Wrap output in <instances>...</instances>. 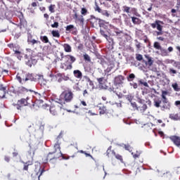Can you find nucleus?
I'll return each mask as SVG.
<instances>
[{
  "mask_svg": "<svg viewBox=\"0 0 180 180\" xmlns=\"http://www.w3.org/2000/svg\"><path fill=\"white\" fill-rule=\"evenodd\" d=\"M72 101H74V92L72 89L70 88L65 89L60 96V104L64 108L65 103H70Z\"/></svg>",
  "mask_w": 180,
  "mask_h": 180,
  "instance_id": "obj_1",
  "label": "nucleus"
},
{
  "mask_svg": "<svg viewBox=\"0 0 180 180\" xmlns=\"http://www.w3.org/2000/svg\"><path fill=\"white\" fill-rule=\"evenodd\" d=\"M153 106L155 108H160L162 112L165 110H171V102L167 99H160V98H155L153 100Z\"/></svg>",
  "mask_w": 180,
  "mask_h": 180,
  "instance_id": "obj_2",
  "label": "nucleus"
},
{
  "mask_svg": "<svg viewBox=\"0 0 180 180\" xmlns=\"http://www.w3.org/2000/svg\"><path fill=\"white\" fill-rule=\"evenodd\" d=\"M60 56V60L64 58L65 61V63H61L60 68H62V70H65V71H67V70H72V63H75L77 58L72 55L64 56V53H61Z\"/></svg>",
  "mask_w": 180,
  "mask_h": 180,
  "instance_id": "obj_3",
  "label": "nucleus"
},
{
  "mask_svg": "<svg viewBox=\"0 0 180 180\" xmlns=\"http://www.w3.org/2000/svg\"><path fill=\"white\" fill-rule=\"evenodd\" d=\"M61 155H63V154L60 152H50L46 156V161L50 162V164H54Z\"/></svg>",
  "mask_w": 180,
  "mask_h": 180,
  "instance_id": "obj_4",
  "label": "nucleus"
},
{
  "mask_svg": "<svg viewBox=\"0 0 180 180\" xmlns=\"http://www.w3.org/2000/svg\"><path fill=\"white\" fill-rule=\"evenodd\" d=\"M31 102L32 100H30V98L27 96L26 98H21L20 100H18L17 103L13 104V106H15L18 110H20L23 106H28V105H30Z\"/></svg>",
  "mask_w": 180,
  "mask_h": 180,
  "instance_id": "obj_5",
  "label": "nucleus"
},
{
  "mask_svg": "<svg viewBox=\"0 0 180 180\" xmlns=\"http://www.w3.org/2000/svg\"><path fill=\"white\" fill-rule=\"evenodd\" d=\"M60 102H56L55 105H53L50 107V113H51L53 116H58L60 115L63 106H60Z\"/></svg>",
  "mask_w": 180,
  "mask_h": 180,
  "instance_id": "obj_6",
  "label": "nucleus"
},
{
  "mask_svg": "<svg viewBox=\"0 0 180 180\" xmlns=\"http://www.w3.org/2000/svg\"><path fill=\"white\" fill-rule=\"evenodd\" d=\"M16 78L18 82H20V84H25V82L27 81H36V77H34V75L30 73L26 75L25 78L22 79V77H20V75H19V73H18L16 75Z\"/></svg>",
  "mask_w": 180,
  "mask_h": 180,
  "instance_id": "obj_7",
  "label": "nucleus"
},
{
  "mask_svg": "<svg viewBox=\"0 0 180 180\" xmlns=\"http://www.w3.org/2000/svg\"><path fill=\"white\" fill-rule=\"evenodd\" d=\"M110 153L112 155H114L115 157L116 160H118L119 161H120V162H123V156L117 154L114 150H112V146H110L106 151V155L108 158H110V157H112V155H110Z\"/></svg>",
  "mask_w": 180,
  "mask_h": 180,
  "instance_id": "obj_8",
  "label": "nucleus"
},
{
  "mask_svg": "<svg viewBox=\"0 0 180 180\" xmlns=\"http://www.w3.org/2000/svg\"><path fill=\"white\" fill-rule=\"evenodd\" d=\"M66 33H71L74 34V36H77L78 33V30H77L76 27L74 25H69L65 27Z\"/></svg>",
  "mask_w": 180,
  "mask_h": 180,
  "instance_id": "obj_9",
  "label": "nucleus"
},
{
  "mask_svg": "<svg viewBox=\"0 0 180 180\" xmlns=\"http://www.w3.org/2000/svg\"><path fill=\"white\" fill-rule=\"evenodd\" d=\"M169 140H171V141H172L174 146H176L180 149V136L174 135L169 136Z\"/></svg>",
  "mask_w": 180,
  "mask_h": 180,
  "instance_id": "obj_10",
  "label": "nucleus"
},
{
  "mask_svg": "<svg viewBox=\"0 0 180 180\" xmlns=\"http://www.w3.org/2000/svg\"><path fill=\"white\" fill-rule=\"evenodd\" d=\"M61 139V134L58 136L56 138V143L54 144L53 148H55V151L57 153H61V148L60 147V144H61V141L60 139Z\"/></svg>",
  "mask_w": 180,
  "mask_h": 180,
  "instance_id": "obj_11",
  "label": "nucleus"
},
{
  "mask_svg": "<svg viewBox=\"0 0 180 180\" xmlns=\"http://www.w3.org/2000/svg\"><path fill=\"white\" fill-rule=\"evenodd\" d=\"M96 108H98L100 115L109 113V110H108L106 106L103 105L102 103L98 104Z\"/></svg>",
  "mask_w": 180,
  "mask_h": 180,
  "instance_id": "obj_12",
  "label": "nucleus"
},
{
  "mask_svg": "<svg viewBox=\"0 0 180 180\" xmlns=\"http://www.w3.org/2000/svg\"><path fill=\"white\" fill-rule=\"evenodd\" d=\"M124 81V77L122 75H118L115 78V85H123Z\"/></svg>",
  "mask_w": 180,
  "mask_h": 180,
  "instance_id": "obj_13",
  "label": "nucleus"
},
{
  "mask_svg": "<svg viewBox=\"0 0 180 180\" xmlns=\"http://www.w3.org/2000/svg\"><path fill=\"white\" fill-rule=\"evenodd\" d=\"M147 60H143L142 63H144L146 67H151L154 64V60L153 58L147 55L145 56Z\"/></svg>",
  "mask_w": 180,
  "mask_h": 180,
  "instance_id": "obj_14",
  "label": "nucleus"
},
{
  "mask_svg": "<svg viewBox=\"0 0 180 180\" xmlns=\"http://www.w3.org/2000/svg\"><path fill=\"white\" fill-rule=\"evenodd\" d=\"M5 95H6V87L0 84V99L5 98Z\"/></svg>",
  "mask_w": 180,
  "mask_h": 180,
  "instance_id": "obj_15",
  "label": "nucleus"
},
{
  "mask_svg": "<svg viewBox=\"0 0 180 180\" xmlns=\"http://www.w3.org/2000/svg\"><path fill=\"white\" fill-rule=\"evenodd\" d=\"M136 8H130L129 6H122V11L124 13H130L131 12H136Z\"/></svg>",
  "mask_w": 180,
  "mask_h": 180,
  "instance_id": "obj_16",
  "label": "nucleus"
},
{
  "mask_svg": "<svg viewBox=\"0 0 180 180\" xmlns=\"http://www.w3.org/2000/svg\"><path fill=\"white\" fill-rule=\"evenodd\" d=\"M24 166L22 168V171H26L27 172H29V167H30V165H33V160H29L26 162H23Z\"/></svg>",
  "mask_w": 180,
  "mask_h": 180,
  "instance_id": "obj_17",
  "label": "nucleus"
},
{
  "mask_svg": "<svg viewBox=\"0 0 180 180\" xmlns=\"http://www.w3.org/2000/svg\"><path fill=\"white\" fill-rule=\"evenodd\" d=\"M27 43L28 44H31V46H34V44H41V42L40 41L33 39H32V37H28Z\"/></svg>",
  "mask_w": 180,
  "mask_h": 180,
  "instance_id": "obj_18",
  "label": "nucleus"
},
{
  "mask_svg": "<svg viewBox=\"0 0 180 180\" xmlns=\"http://www.w3.org/2000/svg\"><path fill=\"white\" fill-rule=\"evenodd\" d=\"M97 81L98 82V85L100 88H102L103 89V88H105V77H99L97 78Z\"/></svg>",
  "mask_w": 180,
  "mask_h": 180,
  "instance_id": "obj_19",
  "label": "nucleus"
},
{
  "mask_svg": "<svg viewBox=\"0 0 180 180\" xmlns=\"http://www.w3.org/2000/svg\"><path fill=\"white\" fill-rule=\"evenodd\" d=\"M63 47L65 53H71V51H72V49L71 48V46L68 44H64L63 45Z\"/></svg>",
  "mask_w": 180,
  "mask_h": 180,
  "instance_id": "obj_20",
  "label": "nucleus"
},
{
  "mask_svg": "<svg viewBox=\"0 0 180 180\" xmlns=\"http://www.w3.org/2000/svg\"><path fill=\"white\" fill-rule=\"evenodd\" d=\"M136 110H139V112H141V113H143V112H146V110H147V105L146 104H141L140 106L136 108Z\"/></svg>",
  "mask_w": 180,
  "mask_h": 180,
  "instance_id": "obj_21",
  "label": "nucleus"
},
{
  "mask_svg": "<svg viewBox=\"0 0 180 180\" xmlns=\"http://www.w3.org/2000/svg\"><path fill=\"white\" fill-rule=\"evenodd\" d=\"M169 119H171V120H179V114L176 113V114H169Z\"/></svg>",
  "mask_w": 180,
  "mask_h": 180,
  "instance_id": "obj_22",
  "label": "nucleus"
},
{
  "mask_svg": "<svg viewBox=\"0 0 180 180\" xmlns=\"http://www.w3.org/2000/svg\"><path fill=\"white\" fill-rule=\"evenodd\" d=\"M131 18L134 25H140L141 23V20L137 17H131Z\"/></svg>",
  "mask_w": 180,
  "mask_h": 180,
  "instance_id": "obj_23",
  "label": "nucleus"
},
{
  "mask_svg": "<svg viewBox=\"0 0 180 180\" xmlns=\"http://www.w3.org/2000/svg\"><path fill=\"white\" fill-rule=\"evenodd\" d=\"M73 74L76 78H82V72L79 70H74Z\"/></svg>",
  "mask_w": 180,
  "mask_h": 180,
  "instance_id": "obj_24",
  "label": "nucleus"
},
{
  "mask_svg": "<svg viewBox=\"0 0 180 180\" xmlns=\"http://www.w3.org/2000/svg\"><path fill=\"white\" fill-rule=\"evenodd\" d=\"M36 63H37V60L33 59L26 61V64L28 65V67H32V65H34V64H36Z\"/></svg>",
  "mask_w": 180,
  "mask_h": 180,
  "instance_id": "obj_25",
  "label": "nucleus"
},
{
  "mask_svg": "<svg viewBox=\"0 0 180 180\" xmlns=\"http://www.w3.org/2000/svg\"><path fill=\"white\" fill-rule=\"evenodd\" d=\"M95 110H96V107L93 108L92 110H89L88 113L89 115H91V116H96V115H98V112L97 111L95 112Z\"/></svg>",
  "mask_w": 180,
  "mask_h": 180,
  "instance_id": "obj_26",
  "label": "nucleus"
},
{
  "mask_svg": "<svg viewBox=\"0 0 180 180\" xmlns=\"http://www.w3.org/2000/svg\"><path fill=\"white\" fill-rule=\"evenodd\" d=\"M160 51L161 56H162L163 57L168 56V51H167V49L162 47L161 49H160Z\"/></svg>",
  "mask_w": 180,
  "mask_h": 180,
  "instance_id": "obj_27",
  "label": "nucleus"
},
{
  "mask_svg": "<svg viewBox=\"0 0 180 180\" xmlns=\"http://www.w3.org/2000/svg\"><path fill=\"white\" fill-rule=\"evenodd\" d=\"M46 170H44V168H41V167H39V172L37 173V175L38 176V179H40V176L43 175V172H44Z\"/></svg>",
  "mask_w": 180,
  "mask_h": 180,
  "instance_id": "obj_28",
  "label": "nucleus"
},
{
  "mask_svg": "<svg viewBox=\"0 0 180 180\" xmlns=\"http://www.w3.org/2000/svg\"><path fill=\"white\" fill-rule=\"evenodd\" d=\"M40 40L42 41V43H45V44L49 43V37H47V36H41Z\"/></svg>",
  "mask_w": 180,
  "mask_h": 180,
  "instance_id": "obj_29",
  "label": "nucleus"
},
{
  "mask_svg": "<svg viewBox=\"0 0 180 180\" xmlns=\"http://www.w3.org/2000/svg\"><path fill=\"white\" fill-rule=\"evenodd\" d=\"M156 23H157V30H158L159 32H161V30H162V25H160V23H162V21L160 20H156Z\"/></svg>",
  "mask_w": 180,
  "mask_h": 180,
  "instance_id": "obj_30",
  "label": "nucleus"
},
{
  "mask_svg": "<svg viewBox=\"0 0 180 180\" xmlns=\"http://www.w3.org/2000/svg\"><path fill=\"white\" fill-rule=\"evenodd\" d=\"M139 85H143V86H146V88H149L150 86H148V83L147 82L143 81V79H140L138 81Z\"/></svg>",
  "mask_w": 180,
  "mask_h": 180,
  "instance_id": "obj_31",
  "label": "nucleus"
},
{
  "mask_svg": "<svg viewBox=\"0 0 180 180\" xmlns=\"http://www.w3.org/2000/svg\"><path fill=\"white\" fill-rule=\"evenodd\" d=\"M153 47H154V49H155L156 50H160L162 46H161V45L160 44V42L155 41V42H154V44H153Z\"/></svg>",
  "mask_w": 180,
  "mask_h": 180,
  "instance_id": "obj_32",
  "label": "nucleus"
},
{
  "mask_svg": "<svg viewBox=\"0 0 180 180\" xmlns=\"http://www.w3.org/2000/svg\"><path fill=\"white\" fill-rule=\"evenodd\" d=\"M172 86L173 89L174 91H176V92H179L180 88H179V86H178V83H174V84H172Z\"/></svg>",
  "mask_w": 180,
  "mask_h": 180,
  "instance_id": "obj_33",
  "label": "nucleus"
},
{
  "mask_svg": "<svg viewBox=\"0 0 180 180\" xmlns=\"http://www.w3.org/2000/svg\"><path fill=\"white\" fill-rule=\"evenodd\" d=\"M51 34L53 37H60V32H58V30H53L51 32Z\"/></svg>",
  "mask_w": 180,
  "mask_h": 180,
  "instance_id": "obj_34",
  "label": "nucleus"
},
{
  "mask_svg": "<svg viewBox=\"0 0 180 180\" xmlns=\"http://www.w3.org/2000/svg\"><path fill=\"white\" fill-rule=\"evenodd\" d=\"M134 78H136V75L134 73H131L127 77V81H129L130 82L133 81V79H134Z\"/></svg>",
  "mask_w": 180,
  "mask_h": 180,
  "instance_id": "obj_35",
  "label": "nucleus"
},
{
  "mask_svg": "<svg viewBox=\"0 0 180 180\" xmlns=\"http://www.w3.org/2000/svg\"><path fill=\"white\" fill-rule=\"evenodd\" d=\"M20 94H27L29 92V89L25 88V87H20L19 89Z\"/></svg>",
  "mask_w": 180,
  "mask_h": 180,
  "instance_id": "obj_36",
  "label": "nucleus"
},
{
  "mask_svg": "<svg viewBox=\"0 0 180 180\" xmlns=\"http://www.w3.org/2000/svg\"><path fill=\"white\" fill-rule=\"evenodd\" d=\"M81 13L82 16H86L88 14V10L86 8H82Z\"/></svg>",
  "mask_w": 180,
  "mask_h": 180,
  "instance_id": "obj_37",
  "label": "nucleus"
},
{
  "mask_svg": "<svg viewBox=\"0 0 180 180\" xmlns=\"http://www.w3.org/2000/svg\"><path fill=\"white\" fill-rule=\"evenodd\" d=\"M167 95H168V91H162V95H161L162 99H168V98H167Z\"/></svg>",
  "mask_w": 180,
  "mask_h": 180,
  "instance_id": "obj_38",
  "label": "nucleus"
},
{
  "mask_svg": "<svg viewBox=\"0 0 180 180\" xmlns=\"http://www.w3.org/2000/svg\"><path fill=\"white\" fill-rule=\"evenodd\" d=\"M84 60L85 61H88V63H91V57L89 56V55L85 53L84 56Z\"/></svg>",
  "mask_w": 180,
  "mask_h": 180,
  "instance_id": "obj_39",
  "label": "nucleus"
},
{
  "mask_svg": "<svg viewBox=\"0 0 180 180\" xmlns=\"http://www.w3.org/2000/svg\"><path fill=\"white\" fill-rule=\"evenodd\" d=\"M94 11H96V12H98V13H102V9H101V7H99L98 4H96Z\"/></svg>",
  "mask_w": 180,
  "mask_h": 180,
  "instance_id": "obj_40",
  "label": "nucleus"
},
{
  "mask_svg": "<svg viewBox=\"0 0 180 180\" xmlns=\"http://www.w3.org/2000/svg\"><path fill=\"white\" fill-rule=\"evenodd\" d=\"M114 32H115V33H116L117 36H120V34H123V31L120 30L117 28H115Z\"/></svg>",
  "mask_w": 180,
  "mask_h": 180,
  "instance_id": "obj_41",
  "label": "nucleus"
},
{
  "mask_svg": "<svg viewBox=\"0 0 180 180\" xmlns=\"http://www.w3.org/2000/svg\"><path fill=\"white\" fill-rule=\"evenodd\" d=\"M130 86H132L134 88V89H137V88H139V84H137V83L133 82L131 83H129Z\"/></svg>",
  "mask_w": 180,
  "mask_h": 180,
  "instance_id": "obj_42",
  "label": "nucleus"
},
{
  "mask_svg": "<svg viewBox=\"0 0 180 180\" xmlns=\"http://www.w3.org/2000/svg\"><path fill=\"white\" fill-rule=\"evenodd\" d=\"M56 7V5H50L49 7V12H51V13H54V8Z\"/></svg>",
  "mask_w": 180,
  "mask_h": 180,
  "instance_id": "obj_43",
  "label": "nucleus"
},
{
  "mask_svg": "<svg viewBox=\"0 0 180 180\" xmlns=\"http://www.w3.org/2000/svg\"><path fill=\"white\" fill-rule=\"evenodd\" d=\"M136 58L137 61H141L143 60V55L136 54Z\"/></svg>",
  "mask_w": 180,
  "mask_h": 180,
  "instance_id": "obj_44",
  "label": "nucleus"
},
{
  "mask_svg": "<svg viewBox=\"0 0 180 180\" xmlns=\"http://www.w3.org/2000/svg\"><path fill=\"white\" fill-rule=\"evenodd\" d=\"M77 20H78V22H80V23H84V15L79 16Z\"/></svg>",
  "mask_w": 180,
  "mask_h": 180,
  "instance_id": "obj_45",
  "label": "nucleus"
},
{
  "mask_svg": "<svg viewBox=\"0 0 180 180\" xmlns=\"http://www.w3.org/2000/svg\"><path fill=\"white\" fill-rule=\"evenodd\" d=\"M8 47H9V49H11L13 51H15V49H16V46H15V44H8Z\"/></svg>",
  "mask_w": 180,
  "mask_h": 180,
  "instance_id": "obj_46",
  "label": "nucleus"
},
{
  "mask_svg": "<svg viewBox=\"0 0 180 180\" xmlns=\"http://www.w3.org/2000/svg\"><path fill=\"white\" fill-rule=\"evenodd\" d=\"M135 41L136 42V49H138V50H140V49H141V44L139 42L137 39H136Z\"/></svg>",
  "mask_w": 180,
  "mask_h": 180,
  "instance_id": "obj_47",
  "label": "nucleus"
},
{
  "mask_svg": "<svg viewBox=\"0 0 180 180\" xmlns=\"http://www.w3.org/2000/svg\"><path fill=\"white\" fill-rule=\"evenodd\" d=\"M39 2L34 1L31 4L32 8H37V6H39Z\"/></svg>",
  "mask_w": 180,
  "mask_h": 180,
  "instance_id": "obj_48",
  "label": "nucleus"
},
{
  "mask_svg": "<svg viewBox=\"0 0 180 180\" xmlns=\"http://www.w3.org/2000/svg\"><path fill=\"white\" fill-rule=\"evenodd\" d=\"M51 27L53 28H56L58 27V22H55L53 24H52L51 25Z\"/></svg>",
  "mask_w": 180,
  "mask_h": 180,
  "instance_id": "obj_49",
  "label": "nucleus"
},
{
  "mask_svg": "<svg viewBox=\"0 0 180 180\" xmlns=\"http://www.w3.org/2000/svg\"><path fill=\"white\" fill-rule=\"evenodd\" d=\"M84 49V44H79V46H77V50H79L80 51Z\"/></svg>",
  "mask_w": 180,
  "mask_h": 180,
  "instance_id": "obj_50",
  "label": "nucleus"
},
{
  "mask_svg": "<svg viewBox=\"0 0 180 180\" xmlns=\"http://www.w3.org/2000/svg\"><path fill=\"white\" fill-rule=\"evenodd\" d=\"M141 154V153L140 152H136V153L133 155V157H134V158H139V157H140Z\"/></svg>",
  "mask_w": 180,
  "mask_h": 180,
  "instance_id": "obj_51",
  "label": "nucleus"
},
{
  "mask_svg": "<svg viewBox=\"0 0 180 180\" xmlns=\"http://www.w3.org/2000/svg\"><path fill=\"white\" fill-rule=\"evenodd\" d=\"M162 34H164V32H162V30L156 31V36H162Z\"/></svg>",
  "mask_w": 180,
  "mask_h": 180,
  "instance_id": "obj_52",
  "label": "nucleus"
},
{
  "mask_svg": "<svg viewBox=\"0 0 180 180\" xmlns=\"http://www.w3.org/2000/svg\"><path fill=\"white\" fill-rule=\"evenodd\" d=\"M169 74H176V70H174L172 68H170L169 70Z\"/></svg>",
  "mask_w": 180,
  "mask_h": 180,
  "instance_id": "obj_53",
  "label": "nucleus"
},
{
  "mask_svg": "<svg viewBox=\"0 0 180 180\" xmlns=\"http://www.w3.org/2000/svg\"><path fill=\"white\" fill-rule=\"evenodd\" d=\"M106 40L108 41L110 43H112L113 41V39H112L110 37L107 35V37H105Z\"/></svg>",
  "mask_w": 180,
  "mask_h": 180,
  "instance_id": "obj_54",
  "label": "nucleus"
},
{
  "mask_svg": "<svg viewBox=\"0 0 180 180\" xmlns=\"http://www.w3.org/2000/svg\"><path fill=\"white\" fill-rule=\"evenodd\" d=\"M150 26L153 29H155V27H157V20H155V23H151Z\"/></svg>",
  "mask_w": 180,
  "mask_h": 180,
  "instance_id": "obj_55",
  "label": "nucleus"
},
{
  "mask_svg": "<svg viewBox=\"0 0 180 180\" xmlns=\"http://www.w3.org/2000/svg\"><path fill=\"white\" fill-rule=\"evenodd\" d=\"M101 34H102L103 37H105H105H108V34H106V33L103 30H101Z\"/></svg>",
  "mask_w": 180,
  "mask_h": 180,
  "instance_id": "obj_56",
  "label": "nucleus"
},
{
  "mask_svg": "<svg viewBox=\"0 0 180 180\" xmlns=\"http://www.w3.org/2000/svg\"><path fill=\"white\" fill-rule=\"evenodd\" d=\"M4 160L6 162H9V161H11V158L9 156H5Z\"/></svg>",
  "mask_w": 180,
  "mask_h": 180,
  "instance_id": "obj_57",
  "label": "nucleus"
},
{
  "mask_svg": "<svg viewBox=\"0 0 180 180\" xmlns=\"http://www.w3.org/2000/svg\"><path fill=\"white\" fill-rule=\"evenodd\" d=\"M103 15H105V16H107V18H109L110 14L108 12V11H104V12L103 13Z\"/></svg>",
  "mask_w": 180,
  "mask_h": 180,
  "instance_id": "obj_58",
  "label": "nucleus"
},
{
  "mask_svg": "<svg viewBox=\"0 0 180 180\" xmlns=\"http://www.w3.org/2000/svg\"><path fill=\"white\" fill-rule=\"evenodd\" d=\"M84 155H86V157H91V158L92 160H94V157L91 154L87 153L86 152H85Z\"/></svg>",
  "mask_w": 180,
  "mask_h": 180,
  "instance_id": "obj_59",
  "label": "nucleus"
},
{
  "mask_svg": "<svg viewBox=\"0 0 180 180\" xmlns=\"http://www.w3.org/2000/svg\"><path fill=\"white\" fill-rule=\"evenodd\" d=\"M13 51L15 52V54H17V56H20V51L16 50V49Z\"/></svg>",
  "mask_w": 180,
  "mask_h": 180,
  "instance_id": "obj_60",
  "label": "nucleus"
},
{
  "mask_svg": "<svg viewBox=\"0 0 180 180\" xmlns=\"http://www.w3.org/2000/svg\"><path fill=\"white\" fill-rule=\"evenodd\" d=\"M84 78L89 82H91V79L88 76H84Z\"/></svg>",
  "mask_w": 180,
  "mask_h": 180,
  "instance_id": "obj_61",
  "label": "nucleus"
},
{
  "mask_svg": "<svg viewBox=\"0 0 180 180\" xmlns=\"http://www.w3.org/2000/svg\"><path fill=\"white\" fill-rule=\"evenodd\" d=\"M131 106H133V108H136V109H137V108H139V107H137V104L136 103H131Z\"/></svg>",
  "mask_w": 180,
  "mask_h": 180,
  "instance_id": "obj_62",
  "label": "nucleus"
},
{
  "mask_svg": "<svg viewBox=\"0 0 180 180\" xmlns=\"http://www.w3.org/2000/svg\"><path fill=\"white\" fill-rule=\"evenodd\" d=\"M158 134L160 136V137H164V132H163V131H160L158 132Z\"/></svg>",
  "mask_w": 180,
  "mask_h": 180,
  "instance_id": "obj_63",
  "label": "nucleus"
},
{
  "mask_svg": "<svg viewBox=\"0 0 180 180\" xmlns=\"http://www.w3.org/2000/svg\"><path fill=\"white\" fill-rule=\"evenodd\" d=\"M157 39H158V40H160V41H164V40H165L164 37H159Z\"/></svg>",
  "mask_w": 180,
  "mask_h": 180,
  "instance_id": "obj_64",
  "label": "nucleus"
}]
</instances>
